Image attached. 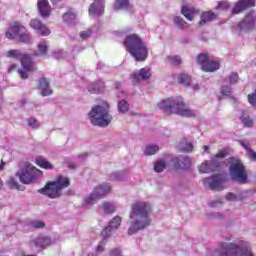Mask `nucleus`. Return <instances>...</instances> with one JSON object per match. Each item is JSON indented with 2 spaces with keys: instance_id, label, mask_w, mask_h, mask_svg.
Wrapping results in <instances>:
<instances>
[{
  "instance_id": "obj_1",
  "label": "nucleus",
  "mask_w": 256,
  "mask_h": 256,
  "mask_svg": "<svg viewBox=\"0 0 256 256\" xmlns=\"http://www.w3.org/2000/svg\"><path fill=\"white\" fill-rule=\"evenodd\" d=\"M151 205L143 201L133 202L129 214L130 227L128 229V235H135L138 231L146 229L151 225Z\"/></svg>"
},
{
  "instance_id": "obj_2",
  "label": "nucleus",
  "mask_w": 256,
  "mask_h": 256,
  "mask_svg": "<svg viewBox=\"0 0 256 256\" xmlns=\"http://www.w3.org/2000/svg\"><path fill=\"white\" fill-rule=\"evenodd\" d=\"M161 111H164L167 115H179L180 117H195V110H191L183 98L173 99L166 98L157 104Z\"/></svg>"
},
{
  "instance_id": "obj_3",
  "label": "nucleus",
  "mask_w": 256,
  "mask_h": 256,
  "mask_svg": "<svg viewBox=\"0 0 256 256\" xmlns=\"http://www.w3.org/2000/svg\"><path fill=\"white\" fill-rule=\"evenodd\" d=\"M124 47L136 61H145L149 55L147 45L137 34H130L124 40Z\"/></svg>"
},
{
  "instance_id": "obj_4",
  "label": "nucleus",
  "mask_w": 256,
  "mask_h": 256,
  "mask_svg": "<svg viewBox=\"0 0 256 256\" xmlns=\"http://www.w3.org/2000/svg\"><path fill=\"white\" fill-rule=\"evenodd\" d=\"M69 185H71L69 177L60 174L54 181H48L43 188L38 190V193L49 199H59L63 195V189H67Z\"/></svg>"
},
{
  "instance_id": "obj_5",
  "label": "nucleus",
  "mask_w": 256,
  "mask_h": 256,
  "mask_svg": "<svg viewBox=\"0 0 256 256\" xmlns=\"http://www.w3.org/2000/svg\"><path fill=\"white\" fill-rule=\"evenodd\" d=\"M215 256H255L250 247L241 246L233 242H222L215 250Z\"/></svg>"
},
{
  "instance_id": "obj_6",
  "label": "nucleus",
  "mask_w": 256,
  "mask_h": 256,
  "mask_svg": "<svg viewBox=\"0 0 256 256\" xmlns=\"http://www.w3.org/2000/svg\"><path fill=\"white\" fill-rule=\"evenodd\" d=\"M17 177L24 185H31L35 183L37 179L43 177V171L37 169L31 163L22 162L19 164V171L16 172Z\"/></svg>"
},
{
  "instance_id": "obj_7",
  "label": "nucleus",
  "mask_w": 256,
  "mask_h": 256,
  "mask_svg": "<svg viewBox=\"0 0 256 256\" xmlns=\"http://www.w3.org/2000/svg\"><path fill=\"white\" fill-rule=\"evenodd\" d=\"M89 117L92 125H96L97 127H108L111 121H113V116L109 114V106L107 104L92 108L89 112Z\"/></svg>"
},
{
  "instance_id": "obj_8",
  "label": "nucleus",
  "mask_w": 256,
  "mask_h": 256,
  "mask_svg": "<svg viewBox=\"0 0 256 256\" xmlns=\"http://www.w3.org/2000/svg\"><path fill=\"white\" fill-rule=\"evenodd\" d=\"M230 175L234 181L240 183V185H245L249 179L247 174V169L243 162L237 158H230Z\"/></svg>"
},
{
  "instance_id": "obj_9",
  "label": "nucleus",
  "mask_w": 256,
  "mask_h": 256,
  "mask_svg": "<svg viewBox=\"0 0 256 256\" xmlns=\"http://www.w3.org/2000/svg\"><path fill=\"white\" fill-rule=\"evenodd\" d=\"M6 57L20 61L22 68L26 69V71H37V65L31 60V56L22 53L20 49L9 50L6 52Z\"/></svg>"
},
{
  "instance_id": "obj_10",
  "label": "nucleus",
  "mask_w": 256,
  "mask_h": 256,
  "mask_svg": "<svg viewBox=\"0 0 256 256\" xmlns=\"http://www.w3.org/2000/svg\"><path fill=\"white\" fill-rule=\"evenodd\" d=\"M196 62L201 65L204 73H215L221 68V63L218 60L212 59L207 53H200L196 57Z\"/></svg>"
},
{
  "instance_id": "obj_11",
  "label": "nucleus",
  "mask_w": 256,
  "mask_h": 256,
  "mask_svg": "<svg viewBox=\"0 0 256 256\" xmlns=\"http://www.w3.org/2000/svg\"><path fill=\"white\" fill-rule=\"evenodd\" d=\"M111 193V185L104 183L94 189V193L86 199V203H93L94 199H101L103 195Z\"/></svg>"
},
{
  "instance_id": "obj_12",
  "label": "nucleus",
  "mask_w": 256,
  "mask_h": 256,
  "mask_svg": "<svg viewBox=\"0 0 256 256\" xmlns=\"http://www.w3.org/2000/svg\"><path fill=\"white\" fill-rule=\"evenodd\" d=\"M30 27L34 31H39L41 37H49L51 35V29L47 25L43 24L39 18H33L30 20Z\"/></svg>"
},
{
  "instance_id": "obj_13",
  "label": "nucleus",
  "mask_w": 256,
  "mask_h": 256,
  "mask_svg": "<svg viewBox=\"0 0 256 256\" xmlns=\"http://www.w3.org/2000/svg\"><path fill=\"white\" fill-rule=\"evenodd\" d=\"M121 221L122 219L120 216H115L112 220H110L108 227L101 231L100 235L102 239H109V237H111V231L121 227Z\"/></svg>"
},
{
  "instance_id": "obj_14",
  "label": "nucleus",
  "mask_w": 256,
  "mask_h": 256,
  "mask_svg": "<svg viewBox=\"0 0 256 256\" xmlns=\"http://www.w3.org/2000/svg\"><path fill=\"white\" fill-rule=\"evenodd\" d=\"M23 31H26L25 26L21 25L19 22H13L6 31L7 39H17Z\"/></svg>"
},
{
  "instance_id": "obj_15",
  "label": "nucleus",
  "mask_w": 256,
  "mask_h": 256,
  "mask_svg": "<svg viewBox=\"0 0 256 256\" xmlns=\"http://www.w3.org/2000/svg\"><path fill=\"white\" fill-rule=\"evenodd\" d=\"M103 13H105V1L94 0L89 7V14L93 15V17H100Z\"/></svg>"
},
{
  "instance_id": "obj_16",
  "label": "nucleus",
  "mask_w": 256,
  "mask_h": 256,
  "mask_svg": "<svg viewBox=\"0 0 256 256\" xmlns=\"http://www.w3.org/2000/svg\"><path fill=\"white\" fill-rule=\"evenodd\" d=\"M131 79L134 84L141 83V81H147V79H151V69L142 68L138 72L133 73Z\"/></svg>"
},
{
  "instance_id": "obj_17",
  "label": "nucleus",
  "mask_w": 256,
  "mask_h": 256,
  "mask_svg": "<svg viewBox=\"0 0 256 256\" xmlns=\"http://www.w3.org/2000/svg\"><path fill=\"white\" fill-rule=\"evenodd\" d=\"M250 7H255V0H240L235 4L232 13L233 15H239V13H243V11Z\"/></svg>"
},
{
  "instance_id": "obj_18",
  "label": "nucleus",
  "mask_w": 256,
  "mask_h": 256,
  "mask_svg": "<svg viewBox=\"0 0 256 256\" xmlns=\"http://www.w3.org/2000/svg\"><path fill=\"white\" fill-rule=\"evenodd\" d=\"M219 167L221 164L217 160H209L200 165L199 171L200 173H213V171H218Z\"/></svg>"
},
{
  "instance_id": "obj_19",
  "label": "nucleus",
  "mask_w": 256,
  "mask_h": 256,
  "mask_svg": "<svg viewBox=\"0 0 256 256\" xmlns=\"http://www.w3.org/2000/svg\"><path fill=\"white\" fill-rule=\"evenodd\" d=\"M171 161L174 169H189L191 167V159L189 157H174Z\"/></svg>"
},
{
  "instance_id": "obj_20",
  "label": "nucleus",
  "mask_w": 256,
  "mask_h": 256,
  "mask_svg": "<svg viewBox=\"0 0 256 256\" xmlns=\"http://www.w3.org/2000/svg\"><path fill=\"white\" fill-rule=\"evenodd\" d=\"M37 6L41 17H44V19L51 15V6L48 0H38Z\"/></svg>"
},
{
  "instance_id": "obj_21",
  "label": "nucleus",
  "mask_w": 256,
  "mask_h": 256,
  "mask_svg": "<svg viewBox=\"0 0 256 256\" xmlns=\"http://www.w3.org/2000/svg\"><path fill=\"white\" fill-rule=\"evenodd\" d=\"M38 89L40 90L42 97L53 95V90L49 86V80H47V78H40Z\"/></svg>"
},
{
  "instance_id": "obj_22",
  "label": "nucleus",
  "mask_w": 256,
  "mask_h": 256,
  "mask_svg": "<svg viewBox=\"0 0 256 256\" xmlns=\"http://www.w3.org/2000/svg\"><path fill=\"white\" fill-rule=\"evenodd\" d=\"M204 183H208L209 187L212 191H223V180L221 178L212 177L211 178H205Z\"/></svg>"
},
{
  "instance_id": "obj_23",
  "label": "nucleus",
  "mask_w": 256,
  "mask_h": 256,
  "mask_svg": "<svg viewBox=\"0 0 256 256\" xmlns=\"http://www.w3.org/2000/svg\"><path fill=\"white\" fill-rule=\"evenodd\" d=\"M255 27V20L250 16H246L245 19L238 24L239 31H251Z\"/></svg>"
},
{
  "instance_id": "obj_24",
  "label": "nucleus",
  "mask_w": 256,
  "mask_h": 256,
  "mask_svg": "<svg viewBox=\"0 0 256 256\" xmlns=\"http://www.w3.org/2000/svg\"><path fill=\"white\" fill-rule=\"evenodd\" d=\"M36 247L39 249H47L51 245V238L47 236H39L38 238L32 241Z\"/></svg>"
},
{
  "instance_id": "obj_25",
  "label": "nucleus",
  "mask_w": 256,
  "mask_h": 256,
  "mask_svg": "<svg viewBox=\"0 0 256 256\" xmlns=\"http://www.w3.org/2000/svg\"><path fill=\"white\" fill-rule=\"evenodd\" d=\"M181 13L186 17L188 21H193L195 15L199 13V10L195 9L194 7L189 6H182Z\"/></svg>"
},
{
  "instance_id": "obj_26",
  "label": "nucleus",
  "mask_w": 256,
  "mask_h": 256,
  "mask_svg": "<svg viewBox=\"0 0 256 256\" xmlns=\"http://www.w3.org/2000/svg\"><path fill=\"white\" fill-rule=\"evenodd\" d=\"M214 19H217V14L215 12H213V11L203 12L200 16L199 25L201 27V26L205 25V23L214 21Z\"/></svg>"
},
{
  "instance_id": "obj_27",
  "label": "nucleus",
  "mask_w": 256,
  "mask_h": 256,
  "mask_svg": "<svg viewBox=\"0 0 256 256\" xmlns=\"http://www.w3.org/2000/svg\"><path fill=\"white\" fill-rule=\"evenodd\" d=\"M49 51V45L47 42L42 41L39 42L37 45V51H34L33 55L34 57H45Z\"/></svg>"
},
{
  "instance_id": "obj_28",
  "label": "nucleus",
  "mask_w": 256,
  "mask_h": 256,
  "mask_svg": "<svg viewBox=\"0 0 256 256\" xmlns=\"http://www.w3.org/2000/svg\"><path fill=\"white\" fill-rule=\"evenodd\" d=\"M35 163L40 167V169H46L47 171H51L55 168L51 162L42 156L36 157Z\"/></svg>"
},
{
  "instance_id": "obj_29",
  "label": "nucleus",
  "mask_w": 256,
  "mask_h": 256,
  "mask_svg": "<svg viewBox=\"0 0 256 256\" xmlns=\"http://www.w3.org/2000/svg\"><path fill=\"white\" fill-rule=\"evenodd\" d=\"M104 88H105V82L99 80L95 83L90 84L88 86V91H89V93L97 94V93H100L101 91H103Z\"/></svg>"
},
{
  "instance_id": "obj_30",
  "label": "nucleus",
  "mask_w": 256,
  "mask_h": 256,
  "mask_svg": "<svg viewBox=\"0 0 256 256\" xmlns=\"http://www.w3.org/2000/svg\"><path fill=\"white\" fill-rule=\"evenodd\" d=\"M62 19L64 23L71 25L72 23H75V19H77V15L75 14V12H72V10H69L68 12L62 15Z\"/></svg>"
},
{
  "instance_id": "obj_31",
  "label": "nucleus",
  "mask_w": 256,
  "mask_h": 256,
  "mask_svg": "<svg viewBox=\"0 0 256 256\" xmlns=\"http://www.w3.org/2000/svg\"><path fill=\"white\" fill-rule=\"evenodd\" d=\"M224 83H229V85L239 83V74L237 72H232L229 77L224 78Z\"/></svg>"
},
{
  "instance_id": "obj_32",
  "label": "nucleus",
  "mask_w": 256,
  "mask_h": 256,
  "mask_svg": "<svg viewBox=\"0 0 256 256\" xmlns=\"http://www.w3.org/2000/svg\"><path fill=\"white\" fill-rule=\"evenodd\" d=\"M18 38L20 43H25V44L31 43V34L27 32V29L26 31L23 30V32H20V34L18 35Z\"/></svg>"
},
{
  "instance_id": "obj_33",
  "label": "nucleus",
  "mask_w": 256,
  "mask_h": 256,
  "mask_svg": "<svg viewBox=\"0 0 256 256\" xmlns=\"http://www.w3.org/2000/svg\"><path fill=\"white\" fill-rule=\"evenodd\" d=\"M120 9H129V0H116L114 10L119 11Z\"/></svg>"
},
{
  "instance_id": "obj_34",
  "label": "nucleus",
  "mask_w": 256,
  "mask_h": 256,
  "mask_svg": "<svg viewBox=\"0 0 256 256\" xmlns=\"http://www.w3.org/2000/svg\"><path fill=\"white\" fill-rule=\"evenodd\" d=\"M167 61L170 65H173V67H179V65L183 63L180 56H168Z\"/></svg>"
},
{
  "instance_id": "obj_35",
  "label": "nucleus",
  "mask_w": 256,
  "mask_h": 256,
  "mask_svg": "<svg viewBox=\"0 0 256 256\" xmlns=\"http://www.w3.org/2000/svg\"><path fill=\"white\" fill-rule=\"evenodd\" d=\"M179 83L181 85H186L187 87H189V85H191V76H189V74L187 73L180 74Z\"/></svg>"
},
{
  "instance_id": "obj_36",
  "label": "nucleus",
  "mask_w": 256,
  "mask_h": 256,
  "mask_svg": "<svg viewBox=\"0 0 256 256\" xmlns=\"http://www.w3.org/2000/svg\"><path fill=\"white\" fill-rule=\"evenodd\" d=\"M118 111L123 114L129 111V104L127 103L126 100H120L118 102Z\"/></svg>"
},
{
  "instance_id": "obj_37",
  "label": "nucleus",
  "mask_w": 256,
  "mask_h": 256,
  "mask_svg": "<svg viewBox=\"0 0 256 256\" xmlns=\"http://www.w3.org/2000/svg\"><path fill=\"white\" fill-rule=\"evenodd\" d=\"M165 167H167V163H165V161H163V160H160L155 163L154 171L156 173H163V171L165 170Z\"/></svg>"
},
{
  "instance_id": "obj_38",
  "label": "nucleus",
  "mask_w": 256,
  "mask_h": 256,
  "mask_svg": "<svg viewBox=\"0 0 256 256\" xmlns=\"http://www.w3.org/2000/svg\"><path fill=\"white\" fill-rule=\"evenodd\" d=\"M103 209L106 215H111L112 213H115V205L111 204L110 202H104Z\"/></svg>"
},
{
  "instance_id": "obj_39",
  "label": "nucleus",
  "mask_w": 256,
  "mask_h": 256,
  "mask_svg": "<svg viewBox=\"0 0 256 256\" xmlns=\"http://www.w3.org/2000/svg\"><path fill=\"white\" fill-rule=\"evenodd\" d=\"M174 24L178 26L179 29L187 28V21L179 16L174 17Z\"/></svg>"
},
{
  "instance_id": "obj_40",
  "label": "nucleus",
  "mask_w": 256,
  "mask_h": 256,
  "mask_svg": "<svg viewBox=\"0 0 256 256\" xmlns=\"http://www.w3.org/2000/svg\"><path fill=\"white\" fill-rule=\"evenodd\" d=\"M159 151V146L157 145H148L144 151L145 155H155Z\"/></svg>"
},
{
  "instance_id": "obj_41",
  "label": "nucleus",
  "mask_w": 256,
  "mask_h": 256,
  "mask_svg": "<svg viewBox=\"0 0 256 256\" xmlns=\"http://www.w3.org/2000/svg\"><path fill=\"white\" fill-rule=\"evenodd\" d=\"M30 227L33 229H43V227H45V222L41 220H34L30 222Z\"/></svg>"
},
{
  "instance_id": "obj_42",
  "label": "nucleus",
  "mask_w": 256,
  "mask_h": 256,
  "mask_svg": "<svg viewBox=\"0 0 256 256\" xmlns=\"http://www.w3.org/2000/svg\"><path fill=\"white\" fill-rule=\"evenodd\" d=\"M29 73H35V71H28L27 69H18V74L21 79H29Z\"/></svg>"
},
{
  "instance_id": "obj_43",
  "label": "nucleus",
  "mask_w": 256,
  "mask_h": 256,
  "mask_svg": "<svg viewBox=\"0 0 256 256\" xmlns=\"http://www.w3.org/2000/svg\"><path fill=\"white\" fill-rule=\"evenodd\" d=\"M7 185L10 187V189H19V182H17L15 178L8 179Z\"/></svg>"
},
{
  "instance_id": "obj_44",
  "label": "nucleus",
  "mask_w": 256,
  "mask_h": 256,
  "mask_svg": "<svg viewBox=\"0 0 256 256\" xmlns=\"http://www.w3.org/2000/svg\"><path fill=\"white\" fill-rule=\"evenodd\" d=\"M241 120H242L244 127H252L253 126V120H251V118L242 116Z\"/></svg>"
},
{
  "instance_id": "obj_45",
  "label": "nucleus",
  "mask_w": 256,
  "mask_h": 256,
  "mask_svg": "<svg viewBox=\"0 0 256 256\" xmlns=\"http://www.w3.org/2000/svg\"><path fill=\"white\" fill-rule=\"evenodd\" d=\"M28 125L32 127V129H39V121L35 118L28 119Z\"/></svg>"
},
{
  "instance_id": "obj_46",
  "label": "nucleus",
  "mask_w": 256,
  "mask_h": 256,
  "mask_svg": "<svg viewBox=\"0 0 256 256\" xmlns=\"http://www.w3.org/2000/svg\"><path fill=\"white\" fill-rule=\"evenodd\" d=\"M248 103H250L252 107H256V90H255V93L248 95Z\"/></svg>"
},
{
  "instance_id": "obj_47",
  "label": "nucleus",
  "mask_w": 256,
  "mask_h": 256,
  "mask_svg": "<svg viewBox=\"0 0 256 256\" xmlns=\"http://www.w3.org/2000/svg\"><path fill=\"white\" fill-rule=\"evenodd\" d=\"M229 7H230L229 2H218L216 9H221L222 11H227V9H229Z\"/></svg>"
},
{
  "instance_id": "obj_48",
  "label": "nucleus",
  "mask_w": 256,
  "mask_h": 256,
  "mask_svg": "<svg viewBox=\"0 0 256 256\" xmlns=\"http://www.w3.org/2000/svg\"><path fill=\"white\" fill-rule=\"evenodd\" d=\"M228 155L227 150H219L217 154H215L216 159H225V156Z\"/></svg>"
},
{
  "instance_id": "obj_49",
  "label": "nucleus",
  "mask_w": 256,
  "mask_h": 256,
  "mask_svg": "<svg viewBox=\"0 0 256 256\" xmlns=\"http://www.w3.org/2000/svg\"><path fill=\"white\" fill-rule=\"evenodd\" d=\"M221 94L229 97L231 95V86H223L221 90Z\"/></svg>"
},
{
  "instance_id": "obj_50",
  "label": "nucleus",
  "mask_w": 256,
  "mask_h": 256,
  "mask_svg": "<svg viewBox=\"0 0 256 256\" xmlns=\"http://www.w3.org/2000/svg\"><path fill=\"white\" fill-rule=\"evenodd\" d=\"M181 151H184L185 153H191V151H193V144L186 143V146L182 147Z\"/></svg>"
},
{
  "instance_id": "obj_51",
  "label": "nucleus",
  "mask_w": 256,
  "mask_h": 256,
  "mask_svg": "<svg viewBox=\"0 0 256 256\" xmlns=\"http://www.w3.org/2000/svg\"><path fill=\"white\" fill-rule=\"evenodd\" d=\"M91 33H93L91 30L82 31L80 33V37L81 39H89V37H91Z\"/></svg>"
},
{
  "instance_id": "obj_52",
  "label": "nucleus",
  "mask_w": 256,
  "mask_h": 256,
  "mask_svg": "<svg viewBox=\"0 0 256 256\" xmlns=\"http://www.w3.org/2000/svg\"><path fill=\"white\" fill-rule=\"evenodd\" d=\"M110 256H121V250L119 248H114L110 251Z\"/></svg>"
},
{
  "instance_id": "obj_53",
  "label": "nucleus",
  "mask_w": 256,
  "mask_h": 256,
  "mask_svg": "<svg viewBox=\"0 0 256 256\" xmlns=\"http://www.w3.org/2000/svg\"><path fill=\"white\" fill-rule=\"evenodd\" d=\"M226 199L227 201H237V196H235L234 193L230 192L226 195Z\"/></svg>"
},
{
  "instance_id": "obj_54",
  "label": "nucleus",
  "mask_w": 256,
  "mask_h": 256,
  "mask_svg": "<svg viewBox=\"0 0 256 256\" xmlns=\"http://www.w3.org/2000/svg\"><path fill=\"white\" fill-rule=\"evenodd\" d=\"M13 71H17V64H12V65L8 68V73H13Z\"/></svg>"
},
{
  "instance_id": "obj_55",
  "label": "nucleus",
  "mask_w": 256,
  "mask_h": 256,
  "mask_svg": "<svg viewBox=\"0 0 256 256\" xmlns=\"http://www.w3.org/2000/svg\"><path fill=\"white\" fill-rule=\"evenodd\" d=\"M111 180L112 181H121V177L119 176V174H112Z\"/></svg>"
},
{
  "instance_id": "obj_56",
  "label": "nucleus",
  "mask_w": 256,
  "mask_h": 256,
  "mask_svg": "<svg viewBox=\"0 0 256 256\" xmlns=\"http://www.w3.org/2000/svg\"><path fill=\"white\" fill-rule=\"evenodd\" d=\"M249 155H250V159H252V161H256V152L255 151L250 150Z\"/></svg>"
},
{
  "instance_id": "obj_57",
  "label": "nucleus",
  "mask_w": 256,
  "mask_h": 256,
  "mask_svg": "<svg viewBox=\"0 0 256 256\" xmlns=\"http://www.w3.org/2000/svg\"><path fill=\"white\" fill-rule=\"evenodd\" d=\"M103 251H105V247L103 245H98L96 247V252L97 253H103Z\"/></svg>"
},
{
  "instance_id": "obj_58",
  "label": "nucleus",
  "mask_w": 256,
  "mask_h": 256,
  "mask_svg": "<svg viewBox=\"0 0 256 256\" xmlns=\"http://www.w3.org/2000/svg\"><path fill=\"white\" fill-rule=\"evenodd\" d=\"M241 143V145H242V147H244V149H246V151H248V153H250V148H249V144H245V143H243V142H240Z\"/></svg>"
},
{
  "instance_id": "obj_59",
  "label": "nucleus",
  "mask_w": 256,
  "mask_h": 256,
  "mask_svg": "<svg viewBox=\"0 0 256 256\" xmlns=\"http://www.w3.org/2000/svg\"><path fill=\"white\" fill-rule=\"evenodd\" d=\"M52 5H57V3H61L63 0H50Z\"/></svg>"
},
{
  "instance_id": "obj_60",
  "label": "nucleus",
  "mask_w": 256,
  "mask_h": 256,
  "mask_svg": "<svg viewBox=\"0 0 256 256\" xmlns=\"http://www.w3.org/2000/svg\"><path fill=\"white\" fill-rule=\"evenodd\" d=\"M114 87H115L116 89H120V87H121V82H116V83H114Z\"/></svg>"
},
{
  "instance_id": "obj_61",
  "label": "nucleus",
  "mask_w": 256,
  "mask_h": 256,
  "mask_svg": "<svg viewBox=\"0 0 256 256\" xmlns=\"http://www.w3.org/2000/svg\"><path fill=\"white\" fill-rule=\"evenodd\" d=\"M3 167H5V162H1L0 164V169H3Z\"/></svg>"
},
{
  "instance_id": "obj_62",
  "label": "nucleus",
  "mask_w": 256,
  "mask_h": 256,
  "mask_svg": "<svg viewBox=\"0 0 256 256\" xmlns=\"http://www.w3.org/2000/svg\"><path fill=\"white\" fill-rule=\"evenodd\" d=\"M204 151H209V146H203Z\"/></svg>"
},
{
  "instance_id": "obj_63",
  "label": "nucleus",
  "mask_w": 256,
  "mask_h": 256,
  "mask_svg": "<svg viewBox=\"0 0 256 256\" xmlns=\"http://www.w3.org/2000/svg\"><path fill=\"white\" fill-rule=\"evenodd\" d=\"M69 168H70V169H75V166L69 165Z\"/></svg>"
},
{
  "instance_id": "obj_64",
  "label": "nucleus",
  "mask_w": 256,
  "mask_h": 256,
  "mask_svg": "<svg viewBox=\"0 0 256 256\" xmlns=\"http://www.w3.org/2000/svg\"><path fill=\"white\" fill-rule=\"evenodd\" d=\"M2 187H3V182H1L0 180V189H2Z\"/></svg>"
}]
</instances>
